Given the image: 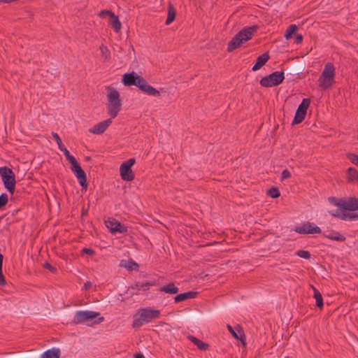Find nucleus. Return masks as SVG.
Returning <instances> with one entry per match:
<instances>
[{
	"instance_id": "e433bc0d",
	"label": "nucleus",
	"mask_w": 358,
	"mask_h": 358,
	"mask_svg": "<svg viewBox=\"0 0 358 358\" xmlns=\"http://www.w3.org/2000/svg\"><path fill=\"white\" fill-rule=\"evenodd\" d=\"M347 158L355 165L358 166V155L354 153H348Z\"/></svg>"
},
{
	"instance_id": "37998d69",
	"label": "nucleus",
	"mask_w": 358,
	"mask_h": 358,
	"mask_svg": "<svg viewBox=\"0 0 358 358\" xmlns=\"http://www.w3.org/2000/svg\"><path fill=\"white\" fill-rule=\"evenodd\" d=\"M43 266H44V268L48 269L52 273H55L57 271L56 268L52 266L48 262H45V264H43Z\"/></svg>"
},
{
	"instance_id": "3c124183",
	"label": "nucleus",
	"mask_w": 358,
	"mask_h": 358,
	"mask_svg": "<svg viewBox=\"0 0 358 358\" xmlns=\"http://www.w3.org/2000/svg\"><path fill=\"white\" fill-rule=\"evenodd\" d=\"M92 287V283L90 282H87L84 285V289L85 290L90 289Z\"/></svg>"
},
{
	"instance_id": "4c0bfd02",
	"label": "nucleus",
	"mask_w": 358,
	"mask_h": 358,
	"mask_svg": "<svg viewBox=\"0 0 358 358\" xmlns=\"http://www.w3.org/2000/svg\"><path fill=\"white\" fill-rule=\"evenodd\" d=\"M296 255L301 258H304V259H310V253L306 250H298L296 252Z\"/></svg>"
},
{
	"instance_id": "79ce46f5",
	"label": "nucleus",
	"mask_w": 358,
	"mask_h": 358,
	"mask_svg": "<svg viewBox=\"0 0 358 358\" xmlns=\"http://www.w3.org/2000/svg\"><path fill=\"white\" fill-rule=\"evenodd\" d=\"M290 177H291V173L289 170L285 169L284 171H282V174H281L282 180L287 179V178H289Z\"/></svg>"
},
{
	"instance_id": "412c9836",
	"label": "nucleus",
	"mask_w": 358,
	"mask_h": 358,
	"mask_svg": "<svg viewBox=\"0 0 358 358\" xmlns=\"http://www.w3.org/2000/svg\"><path fill=\"white\" fill-rule=\"evenodd\" d=\"M324 237L336 241H345V237L339 232L335 231H327L322 234Z\"/></svg>"
},
{
	"instance_id": "ea45409f",
	"label": "nucleus",
	"mask_w": 358,
	"mask_h": 358,
	"mask_svg": "<svg viewBox=\"0 0 358 358\" xmlns=\"http://www.w3.org/2000/svg\"><path fill=\"white\" fill-rule=\"evenodd\" d=\"M196 345L201 350H206L209 348V345L208 343H206L201 340L197 341Z\"/></svg>"
},
{
	"instance_id": "c9c22d12",
	"label": "nucleus",
	"mask_w": 358,
	"mask_h": 358,
	"mask_svg": "<svg viewBox=\"0 0 358 358\" xmlns=\"http://www.w3.org/2000/svg\"><path fill=\"white\" fill-rule=\"evenodd\" d=\"M8 202V196L6 193L0 195V209L3 208Z\"/></svg>"
},
{
	"instance_id": "f03ea898",
	"label": "nucleus",
	"mask_w": 358,
	"mask_h": 358,
	"mask_svg": "<svg viewBox=\"0 0 358 358\" xmlns=\"http://www.w3.org/2000/svg\"><path fill=\"white\" fill-rule=\"evenodd\" d=\"M259 29L258 25L245 27L239 31L229 42L227 51L231 52L252 38L254 34Z\"/></svg>"
},
{
	"instance_id": "c85d7f7f",
	"label": "nucleus",
	"mask_w": 358,
	"mask_h": 358,
	"mask_svg": "<svg viewBox=\"0 0 358 358\" xmlns=\"http://www.w3.org/2000/svg\"><path fill=\"white\" fill-rule=\"evenodd\" d=\"M306 115V113L301 112L299 110H296L295 113L294 120H292V125L298 124L302 122L304 120Z\"/></svg>"
},
{
	"instance_id": "473e14b6",
	"label": "nucleus",
	"mask_w": 358,
	"mask_h": 358,
	"mask_svg": "<svg viewBox=\"0 0 358 358\" xmlns=\"http://www.w3.org/2000/svg\"><path fill=\"white\" fill-rule=\"evenodd\" d=\"M267 195L271 198L276 199L280 196V192L278 187H272L268 190Z\"/></svg>"
},
{
	"instance_id": "6ab92c4d",
	"label": "nucleus",
	"mask_w": 358,
	"mask_h": 358,
	"mask_svg": "<svg viewBox=\"0 0 358 358\" xmlns=\"http://www.w3.org/2000/svg\"><path fill=\"white\" fill-rule=\"evenodd\" d=\"M198 294L199 293L194 291H189L187 292L181 293L174 297V301L175 303H179L189 299H194L198 296Z\"/></svg>"
},
{
	"instance_id": "c756f323",
	"label": "nucleus",
	"mask_w": 358,
	"mask_h": 358,
	"mask_svg": "<svg viewBox=\"0 0 358 358\" xmlns=\"http://www.w3.org/2000/svg\"><path fill=\"white\" fill-rule=\"evenodd\" d=\"M110 18H111V20H110V23L112 27L113 28L114 31L116 33L119 32L121 29V22L119 20L118 16H117L114 14V16L111 17Z\"/></svg>"
},
{
	"instance_id": "bf43d9fd",
	"label": "nucleus",
	"mask_w": 358,
	"mask_h": 358,
	"mask_svg": "<svg viewBox=\"0 0 358 358\" xmlns=\"http://www.w3.org/2000/svg\"><path fill=\"white\" fill-rule=\"evenodd\" d=\"M357 140H358V136H357Z\"/></svg>"
},
{
	"instance_id": "4d7b16f0",
	"label": "nucleus",
	"mask_w": 358,
	"mask_h": 358,
	"mask_svg": "<svg viewBox=\"0 0 358 358\" xmlns=\"http://www.w3.org/2000/svg\"><path fill=\"white\" fill-rule=\"evenodd\" d=\"M84 214H85V212L82 213V215H84Z\"/></svg>"
},
{
	"instance_id": "58836bf2",
	"label": "nucleus",
	"mask_w": 358,
	"mask_h": 358,
	"mask_svg": "<svg viewBox=\"0 0 358 358\" xmlns=\"http://www.w3.org/2000/svg\"><path fill=\"white\" fill-rule=\"evenodd\" d=\"M52 137L56 141L57 144L58 145L59 149H62L64 145L62 143V140L59 135L57 133L52 132Z\"/></svg>"
},
{
	"instance_id": "2f4dec72",
	"label": "nucleus",
	"mask_w": 358,
	"mask_h": 358,
	"mask_svg": "<svg viewBox=\"0 0 358 358\" xmlns=\"http://www.w3.org/2000/svg\"><path fill=\"white\" fill-rule=\"evenodd\" d=\"M297 29H298V27L296 24H293L289 25L286 30V32L285 34V38L287 40L290 39Z\"/></svg>"
},
{
	"instance_id": "bb28decb",
	"label": "nucleus",
	"mask_w": 358,
	"mask_h": 358,
	"mask_svg": "<svg viewBox=\"0 0 358 358\" xmlns=\"http://www.w3.org/2000/svg\"><path fill=\"white\" fill-rule=\"evenodd\" d=\"M120 266L122 267H124L129 271L138 269V264L132 259H130L129 261L122 260L120 262Z\"/></svg>"
},
{
	"instance_id": "aec40b11",
	"label": "nucleus",
	"mask_w": 358,
	"mask_h": 358,
	"mask_svg": "<svg viewBox=\"0 0 358 358\" xmlns=\"http://www.w3.org/2000/svg\"><path fill=\"white\" fill-rule=\"evenodd\" d=\"M334 217H338L342 220H355L358 219V213H330Z\"/></svg>"
},
{
	"instance_id": "39448f33",
	"label": "nucleus",
	"mask_w": 358,
	"mask_h": 358,
	"mask_svg": "<svg viewBox=\"0 0 358 358\" xmlns=\"http://www.w3.org/2000/svg\"><path fill=\"white\" fill-rule=\"evenodd\" d=\"M108 113L111 118H115L122 108V101L119 92L113 87H108Z\"/></svg>"
},
{
	"instance_id": "7c9ffc66",
	"label": "nucleus",
	"mask_w": 358,
	"mask_h": 358,
	"mask_svg": "<svg viewBox=\"0 0 358 358\" xmlns=\"http://www.w3.org/2000/svg\"><path fill=\"white\" fill-rule=\"evenodd\" d=\"M310 104V99L308 98H305L302 100L301 103L299 104L296 110H299L301 112H303L307 113V110Z\"/></svg>"
},
{
	"instance_id": "6e6d98bb",
	"label": "nucleus",
	"mask_w": 358,
	"mask_h": 358,
	"mask_svg": "<svg viewBox=\"0 0 358 358\" xmlns=\"http://www.w3.org/2000/svg\"><path fill=\"white\" fill-rule=\"evenodd\" d=\"M84 214H85V212L82 213V215H84Z\"/></svg>"
},
{
	"instance_id": "0eeeda50",
	"label": "nucleus",
	"mask_w": 358,
	"mask_h": 358,
	"mask_svg": "<svg viewBox=\"0 0 358 358\" xmlns=\"http://www.w3.org/2000/svg\"><path fill=\"white\" fill-rule=\"evenodd\" d=\"M335 68L332 63L328 62L325 64L324 70L320 76L318 82L319 86L323 90L330 87L334 82Z\"/></svg>"
},
{
	"instance_id": "5fc2aeb1",
	"label": "nucleus",
	"mask_w": 358,
	"mask_h": 358,
	"mask_svg": "<svg viewBox=\"0 0 358 358\" xmlns=\"http://www.w3.org/2000/svg\"><path fill=\"white\" fill-rule=\"evenodd\" d=\"M203 317H210V315H209V314H208V315H205Z\"/></svg>"
},
{
	"instance_id": "b1692460",
	"label": "nucleus",
	"mask_w": 358,
	"mask_h": 358,
	"mask_svg": "<svg viewBox=\"0 0 358 358\" xmlns=\"http://www.w3.org/2000/svg\"><path fill=\"white\" fill-rule=\"evenodd\" d=\"M159 291L170 294H176L178 292L179 289L173 282H170L167 285L161 287Z\"/></svg>"
},
{
	"instance_id": "9d476101",
	"label": "nucleus",
	"mask_w": 358,
	"mask_h": 358,
	"mask_svg": "<svg viewBox=\"0 0 358 358\" xmlns=\"http://www.w3.org/2000/svg\"><path fill=\"white\" fill-rule=\"evenodd\" d=\"M136 159L131 158L123 162L120 167L121 178L124 181H132L134 179V174L131 166L135 164Z\"/></svg>"
},
{
	"instance_id": "09e8293b",
	"label": "nucleus",
	"mask_w": 358,
	"mask_h": 358,
	"mask_svg": "<svg viewBox=\"0 0 358 358\" xmlns=\"http://www.w3.org/2000/svg\"><path fill=\"white\" fill-rule=\"evenodd\" d=\"M132 358H145V357L142 353L138 352V353L134 354Z\"/></svg>"
},
{
	"instance_id": "864d4df0",
	"label": "nucleus",
	"mask_w": 358,
	"mask_h": 358,
	"mask_svg": "<svg viewBox=\"0 0 358 358\" xmlns=\"http://www.w3.org/2000/svg\"><path fill=\"white\" fill-rule=\"evenodd\" d=\"M103 320H104L103 317H101L99 318L98 322H100L103 321Z\"/></svg>"
},
{
	"instance_id": "dca6fc26",
	"label": "nucleus",
	"mask_w": 358,
	"mask_h": 358,
	"mask_svg": "<svg viewBox=\"0 0 358 358\" xmlns=\"http://www.w3.org/2000/svg\"><path fill=\"white\" fill-rule=\"evenodd\" d=\"M139 89L149 94V95H153L156 96H159L160 95V92L159 90H156L151 85H149L147 83V81L143 78V80L141 81V83L139 85Z\"/></svg>"
},
{
	"instance_id": "f3484780",
	"label": "nucleus",
	"mask_w": 358,
	"mask_h": 358,
	"mask_svg": "<svg viewBox=\"0 0 358 358\" xmlns=\"http://www.w3.org/2000/svg\"><path fill=\"white\" fill-rule=\"evenodd\" d=\"M270 59V56L268 52L259 55L256 59V62L252 68L253 71H256L261 69Z\"/></svg>"
},
{
	"instance_id": "8fccbe9b",
	"label": "nucleus",
	"mask_w": 358,
	"mask_h": 358,
	"mask_svg": "<svg viewBox=\"0 0 358 358\" xmlns=\"http://www.w3.org/2000/svg\"><path fill=\"white\" fill-rule=\"evenodd\" d=\"M190 341L196 345L197 341L199 340V338L194 336H189Z\"/></svg>"
},
{
	"instance_id": "6e6552de",
	"label": "nucleus",
	"mask_w": 358,
	"mask_h": 358,
	"mask_svg": "<svg viewBox=\"0 0 358 358\" xmlns=\"http://www.w3.org/2000/svg\"><path fill=\"white\" fill-rule=\"evenodd\" d=\"M328 199L331 204L338 206L342 210L355 211L358 210V199L356 197H349L345 200L331 196Z\"/></svg>"
},
{
	"instance_id": "a878e982",
	"label": "nucleus",
	"mask_w": 358,
	"mask_h": 358,
	"mask_svg": "<svg viewBox=\"0 0 358 358\" xmlns=\"http://www.w3.org/2000/svg\"><path fill=\"white\" fill-rule=\"evenodd\" d=\"M176 10L173 6L169 3V7H168V16L166 20V24L169 25L171 22H173L176 18Z\"/></svg>"
},
{
	"instance_id": "de8ad7c7",
	"label": "nucleus",
	"mask_w": 358,
	"mask_h": 358,
	"mask_svg": "<svg viewBox=\"0 0 358 358\" xmlns=\"http://www.w3.org/2000/svg\"><path fill=\"white\" fill-rule=\"evenodd\" d=\"M142 285H143V287H148L155 285V282H142Z\"/></svg>"
},
{
	"instance_id": "20e7f679",
	"label": "nucleus",
	"mask_w": 358,
	"mask_h": 358,
	"mask_svg": "<svg viewBox=\"0 0 358 358\" xmlns=\"http://www.w3.org/2000/svg\"><path fill=\"white\" fill-rule=\"evenodd\" d=\"M159 315L160 311L158 310H152L150 308H141L138 310V314L134 315L132 327L135 329L138 328L144 323L158 318Z\"/></svg>"
},
{
	"instance_id": "13d9d810",
	"label": "nucleus",
	"mask_w": 358,
	"mask_h": 358,
	"mask_svg": "<svg viewBox=\"0 0 358 358\" xmlns=\"http://www.w3.org/2000/svg\"><path fill=\"white\" fill-rule=\"evenodd\" d=\"M232 306H233L232 304L229 305V307H232Z\"/></svg>"
},
{
	"instance_id": "a18cd8bd",
	"label": "nucleus",
	"mask_w": 358,
	"mask_h": 358,
	"mask_svg": "<svg viewBox=\"0 0 358 358\" xmlns=\"http://www.w3.org/2000/svg\"><path fill=\"white\" fill-rule=\"evenodd\" d=\"M303 41V36L301 34H296L295 36V43L296 44L301 43Z\"/></svg>"
},
{
	"instance_id": "1a4fd4ad",
	"label": "nucleus",
	"mask_w": 358,
	"mask_h": 358,
	"mask_svg": "<svg viewBox=\"0 0 358 358\" xmlns=\"http://www.w3.org/2000/svg\"><path fill=\"white\" fill-rule=\"evenodd\" d=\"M285 79L283 71H274L271 74L263 77L260 80V85L264 87H272L281 84Z\"/></svg>"
},
{
	"instance_id": "49530a36",
	"label": "nucleus",
	"mask_w": 358,
	"mask_h": 358,
	"mask_svg": "<svg viewBox=\"0 0 358 358\" xmlns=\"http://www.w3.org/2000/svg\"><path fill=\"white\" fill-rule=\"evenodd\" d=\"M131 287L132 289H136L137 290H140L141 288L143 287V285H142V283H140V282H136V284L132 285Z\"/></svg>"
},
{
	"instance_id": "f257e3e1",
	"label": "nucleus",
	"mask_w": 358,
	"mask_h": 358,
	"mask_svg": "<svg viewBox=\"0 0 358 358\" xmlns=\"http://www.w3.org/2000/svg\"><path fill=\"white\" fill-rule=\"evenodd\" d=\"M4 358H31L38 357L39 358H59L61 353L59 348H52L44 351H36L31 350L25 353H17L13 352H3Z\"/></svg>"
},
{
	"instance_id": "9b49d317",
	"label": "nucleus",
	"mask_w": 358,
	"mask_h": 358,
	"mask_svg": "<svg viewBox=\"0 0 358 358\" xmlns=\"http://www.w3.org/2000/svg\"><path fill=\"white\" fill-rule=\"evenodd\" d=\"M99 313L98 312H93V311H78L76 313L73 319L72 320V322L73 324H80L83 323L87 321H90L94 318H96L97 316L99 315Z\"/></svg>"
},
{
	"instance_id": "4468645a",
	"label": "nucleus",
	"mask_w": 358,
	"mask_h": 358,
	"mask_svg": "<svg viewBox=\"0 0 358 358\" xmlns=\"http://www.w3.org/2000/svg\"><path fill=\"white\" fill-rule=\"evenodd\" d=\"M106 225L112 233L119 232L121 234H125L127 232V227L121 222L117 221L115 219L106 221Z\"/></svg>"
},
{
	"instance_id": "c03bdc74",
	"label": "nucleus",
	"mask_w": 358,
	"mask_h": 358,
	"mask_svg": "<svg viewBox=\"0 0 358 358\" xmlns=\"http://www.w3.org/2000/svg\"><path fill=\"white\" fill-rule=\"evenodd\" d=\"M81 252L83 254H87V255H92L94 254V251L91 249V248H83L82 250H81Z\"/></svg>"
},
{
	"instance_id": "a211bd4d",
	"label": "nucleus",
	"mask_w": 358,
	"mask_h": 358,
	"mask_svg": "<svg viewBox=\"0 0 358 358\" xmlns=\"http://www.w3.org/2000/svg\"><path fill=\"white\" fill-rule=\"evenodd\" d=\"M227 328L235 338L241 341L243 344L245 345V342L243 341L245 334L242 327L240 325L236 326L235 330L231 327V326L229 324L227 325Z\"/></svg>"
},
{
	"instance_id": "603ef678",
	"label": "nucleus",
	"mask_w": 358,
	"mask_h": 358,
	"mask_svg": "<svg viewBox=\"0 0 358 358\" xmlns=\"http://www.w3.org/2000/svg\"><path fill=\"white\" fill-rule=\"evenodd\" d=\"M84 159H85V161H86V162H90L92 160V157L90 156H86V157H85Z\"/></svg>"
},
{
	"instance_id": "f704fd0d",
	"label": "nucleus",
	"mask_w": 358,
	"mask_h": 358,
	"mask_svg": "<svg viewBox=\"0 0 358 358\" xmlns=\"http://www.w3.org/2000/svg\"><path fill=\"white\" fill-rule=\"evenodd\" d=\"M99 49L101 52V56L104 57L106 60H108L110 59V51L106 45L102 44L100 46Z\"/></svg>"
},
{
	"instance_id": "393cba45",
	"label": "nucleus",
	"mask_w": 358,
	"mask_h": 358,
	"mask_svg": "<svg viewBox=\"0 0 358 358\" xmlns=\"http://www.w3.org/2000/svg\"><path fill=\"white\" fill-rule=\"evenodd\" d=\"M310 287L313 289L314 292L313 297L315 299L316 301V306L320 310H322L324 306L322 296L320 291L313 285H310Z\"/></svg>"
},
{
	"instance_id": "f8f14e48",
	"label": "nucleus",
	"mask_w": 358,
	"mask_h": 358,
	"mask_svg": "<svg viewBox=\"0 0 358 358\" xmlns=\"http://www.w3.org/2000/svg\"><path fill=\"white\" fill-rule=\"evenodd\" d=\"M143 80V77L138 76L136 72L132 71L123 75L122 83L125 86L134 85L139 88V85Z\"/></svg>"
},
{
	"instance_id": "ddd939ff",
	"label": "nucleus",
	"mask_w": 358,
	"mask_h": 358,
	"mask_svg": "<svg viewBox=\"0 0 358 358\" xmlns=\"http://www.w3.org/2000/svg\"><path fill=\"white\" fill-rule=\"evenodd\" d=\"M294 230L300 234H320L322 232L319 227L313 226L310 222H304L301 226L296 227Z\"/></svg>"
},
{
	"instance_id": "2eb2a0df",
	"label": "nucleus",
	"mask_w": 358,
	"mask_h": 358,
	"mask_svg": "<svg viewBox=\"0 0 358 358\" xmlns=\"http://www.w3.org/2000/svg\"><path fill=\"white\" fill-rule=\"evenodd\" d=\"M112 123V118H109L103 122H99L92 128L90 129L89 131L94 134H102L107 129V128Z\"/></svg>"
},
{
	"instance_id": "cd10ccee",
	"label": "nucleus",
	"mask_w": 358,
	"mask_h": 358,
	"mask_svg": "<svg viewBox=\"0 0 358 358\" xmlns=\"http://www.w3.org/2000/svg\"><path fill=\"white\" fill-rule=\"evenodd\" d=\"M304 69V63L303 62H297L293 64L290 68L287 70V73H299Z\"/></svg>"
},
{
	"instance_id": "5701e85b",
	"label": "nucleus",
	"mask_w": 358,
	"mask_h": 358,
	"mask_svg": "<svg viewBox=\"0 0 358 358\" xmlns=\"http://www.w3.org/2000/svg\"><path fill=\"white\" fill-rule=\"evenodd\" d=\"M201 317H202V316L200 314L195 313V312H190V313H187L183 315L176 316L174 317V320L176 321H183V320L189 318V319L192 320V321H196Z\"/></svg>"
},
{
	"instance_id": "423d86ee",
	"label": "nucleus",
	"mask_w": 358,
	"mask_h": 358,
	"mask_svg": "<svg viewBox=\"0 0 358 358\" xmlns=\"http://www.w3.org/2000/svg\"><path fill=\"white\" fill-rule=\"evenodd\" d=\"M0 176L8 192L13 195L15 189V175L13 171L8 166L0 167Z\"/></svg>"
},
{
	"instance_id": "4be33fe9",
	"label": "nucleus",
	"mask_w": 358,
	"mask_h": 358,
	"mask_svg": "<svg viewBox=\"0 0 358 358\" xmlns=\"http://www.w3.org/2000/svg\"><path fill=\"white\" fill-rule=\"evenodd\" d=\"M346 174L348 182L358 184V171L356 169L353 167L348 168Z\"/></svg>"
},
{
	"instance_id": "7ed1b4c3",
	"label": "nucleus",
	"mask_w": 358,
	"mask_h": 358,
	"mask_svg": "<svg viewBox=\"0 0 358 358\" xmlns=\"http://www.w3.org/2000/svg\"><path fill=\"white\" fill-rule=\"evenodd\" d=\"M59 150L64 152L66 159L69 162L71 170L76 176L80 186L86 189L87 187V182L85 172L83 170L76 158L69 153L65 146H63V148Z\"/></svg>"
},
{
	"instance_id": "72a5a7b5",
	"label": "nucleus",
	"mask_w": 358,
	"mask_h": 358,
	"mask_svg": "<svg viewBox=\"0 0 358 358\" xmlns=\"http://www.w3.org/2000/svg\"><path fill=\"white\" fill-rule=\"evenodd\" d=\"M3 259V256L1 253H0V285H2V286H3L6 284L5 278H4V276L3 275V272H2Z\"/></svg>"
},
{
	"instance_id": "a19ab883",
	"label": "nucleus",
	"mask_w": 358,
	"mask_h": 358,
	"mask_svg": "<svg viewBox=\"0 0 358 358\" xmlns=\"http://www.w3.org/2000/svg\"><path fill=\"white\" fill-rule=\"evenodd\" d=\"M114 13L112 12L111 10H101L99 15L101 17H105L106 15H108L110 16V17H113L114 16Z\"/></svg>"
}]
</instances>
